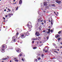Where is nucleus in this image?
<instances>
[{
	"label": "nucleus",
	"mask_w": 62,
	"mask_h": 62,
	"mask_svg": "<svg viewBox=\"0 0 62 62\" xmlns=\"http://www.w3.org/2000/svg\"><path fill=\"white\" fill-rule=\"evenodd\" d=\"M54 52L55 53H57V54H58V52H57L56 51H54Z\"/></svg>",
	"instance_id": "32"
},
{
	"label": "nucleus",
	"mask_w": 62,
	"mask_h": 62,
	"mask_svg": "<svg viewBox=\"0 0 62 62\" xmlns=\"http://www.w3.org/2000/svg\"><path fill=\"white\" fill-rule=\"evenodd\" d=\"M52 6H53V7H55V4H53L52 5Z\"/></svg>",
	"instance_id": "26"
},
{
	"label": "nucleus",
	"mask_w": 62,
	"mask_h": 62,
	"mask_svg": "<svg viewBox=\"0 0 62 62\" xmlns=\"http://www.w3.org/2000/svg\"><path fill=\"white\" fill-rule=\"evenodd\" d=\"M1 62H4V61H1Z\"/></svg>",
	"instance_id": "64"
},
{
	"label": "nucleus",
	"mask_w": 62,
	"mask_h": 62,
	"mask_svg": "<svg viewBox=\"0 0 62 62\" xmlns=\"http://www.w3.org/2000/svg\"><path fill=\"white\" fill-rule=\"evenodd\" d=\"M32 43H34V41H32Z\"/></svg>",
	"instance_id": "48"
},
{
	"label": "nucleus",
	"mask_w": 62,
	"mask_h": 62,
	"mask_svg": "<svg viewBox=\"0 0 62 62\" xmlns=\"http://www.w3.org/2000/svg\"><path fill=\"white\" fill-rule=\"evenodd\" d=\"M27 26L29 28H31L32 27V26L28 24H27Z\"/></svg>",
	"instance_id": "7"
},
{
	"label": "nucleus",
	"mask_w": 62,
	"mask_h": 62,
	"mask_svg": "<svg viewBox=\"0 0 62 62\" xmlns=\"http://www.w3.org/2000/svg\"><path fill=\"white\" fill-rule=\"evenodd\" d=\"M61 31H60L58 32V34H60L61 33Z\"/></svg>",
	"instance_id": "30"
},
{
	"label": "nucleus",
	"mask_w": 62,
	"mask_h": 62,
	"mask_svg": "<svg viewBox=\"0 0 62 62\" xmlns=\"http://www.w3.org/2000/svg\"><path fill=\"white\" fill-rule=\"evenodd\" d=\"M50 34V29L49 28L48 29V32L47 31L45 33H44V34H45V35H47V34Z\"/></svg>",
	"instance_id": "2"
},
{
	"label": "nucleus",
	"mask_w": 62,
	"mask_h": 62,
	"mask_svg": "<svg viewBox=\"0 0 62 62\" xmlns=\"http://www.w3.org/2000/svg\"><path fill=\"white\" fill-rule=\"evenodd\" d=\"M22 0H20L19 2V4L21 5V4H22Z\"/></svg>",
	"instance_id": "14"
},
{
	"label": "nucleus",
	"mask_w": 62,
	"mask_h": 62,
	"mask_svg": "<svg viewBox=\"0 0 62 62\" xmlns=\"http://www.w3.org/2000/svg\"><path fill=\"white\" fill-rule=\"evenodd\" d=\"M49 22H51V21L50 20H49Z\"/></svg>",
	"instance_id": "59"
},
{
	"label": "nucleus",
	"mask_w": 62,
	"mask_h": 62,
	"mask_svg": "<svg viewBox=\"0 0 62 62\" xmlns=\"http://www.w3.org/2000/svg\"><path fill=\"white\" fill-rule=\"evenodd\" d=\"M60 43L61 44V45H62V42H61Z\"/></svg>",
	"instance_id": "54"
},
{
	"label": "nucleus",
	"mask_w": 62,
	"mask_h": 62,
	"mask_svg": "<svg viewBox=\"0 0 62 62\" xmlns=\"http://www.w3.org/2000/svg\"><path fill=\"white\" fill-rule=\"evenodd\" d=\"M11 14L10 13H9L8 14V17H9V16H10Z\"/></svg>",
	"instance_id": "22"
},
{
	"label": "nucleus",
	"mask_w": 62,
	"mask_h": 62,
	"mask_svg": "<svg viewBox=\"0 0 62 62\" xmlns=\"http://www.w3.org/2000/svg\"><path fill=\"white\" fill-rule=\"evenodd\" d=\"M15 61H18V60L16 59L15 60Z\"/></svg>",
	"instance_id": "41"
},
{
	"label": "nucleus",
	"mask_w": 62,
	"mask_h": 62,
	"mask_svg": "<svg viewBox=\"0 0 62 62\" xmlns=\"http://www.w3.org/2000/svg\"><path fill=\"white\" fill-rule=\"evenodd\" d=\"M35 35H36V36H38H38H39L40 34H39V32H36L35 33Z\"/></svg>",
	"instance_id": "4"
},
{
	"label": "nucleus",
	"mask_w": 62,
	"mask_h": 62,
	"mask_svg": "<svg viewBox=\"0 0 62 62\" xmlns=\"http://www.w3.org/2000/svg\"><path fill=\"white\" fill-rule=\"evenodd\" d=\"M16 51L17 53H20L21 52V49L18 48H17Z\"/></svg>",
	"instance_id": "1"
},
{
	"label": "nucleus",
	"mask_w": 62,
	"mask_h": 62,
	"mask_svg": "<svg viewBox=\"0 0 62 62\" xmlns=\"http://www.w3.org/2000/svg\"><path fill=\"white\" fill-rule=\"evenodd\" d=\"M12 61L11 60L10 61V62H11Z\"/></svg>",
	"instance_id": "62"
},
{
	"label": "nucleus",
	"mask_w": 62,
	"mask_h": 62,
	"mask_svg": "<svg viewBox=\"0 0 62 62\" xmlns=\"http://www.w3.org/2000/svg\"><path fill=\"white\" fill-rule=\"evenodd\" d=\"M33 48L34 49H37V47H33Z\"/></svg>",
	"instance_id": "23"
},
{
	"label": "nucleus",
	"mask_w": 62,
	"mask_h": 62,
	"mask_svg": "<svg viewBox=\"0 0 62 62\" xmlns=\"http://www.w3.org/2000/svg\"><path fill=\"white\" fill-rule=\"evenodd\" d=\"M5 11H6V9H5L4 10Z\"/></svg>",
	"instance_id": "51"
},
{
	"label": "nucleus",
	"mask_w": 62,
	"mask_h": 62,
	"mask_svg": "<svg viewBox=\"0 0 62 62\" xmlns=\"http://www.w3.org/2000/svg\"><path fill=\"white\" fill-rule=\"evenodd\" d=\"M48 48H47L46 49V50L45 51V53H47V52H48Z\"/></svg>",
	"instance_id": "16"
},
{
	"label": "nucleus",
	"mask_w": 62,
	"mask_h": 62,
	"mask_svg": "<svg viewBox=\"0 0 62 62\" xmlns=\"http://www.w3.org/2000/svg\"><path fill=\"white\" fill-rule=\"evenodd\" d=\"M24 35H25V36H29V32H28V31L26 33H25Z\"/></svg>",
	"instance_id": "6"
},
{
	"label": "nucleus",
	"mask_w": 62,
	"mask_h": 62,
	"mask_svg": "<svg viewBox=\"0 0 62 62\" xmlns=\"http://www.w3.org/2000/svg\"><path fill=\"white\" fill-rule=\"evenodd\" d=\"M6 59H7V58H3L2 59V60H6Z\"/></svg>",
	"instance_id": "21"
},
{
	"label": "nucleus",
	"mask_w": 62,
	"mask_h": 62,
	"mask_svg": "<svg viewBox=\"0 0 62 62\" xmlns=\"http://www.w3.org/2000/svg\"><path fill=\"white\" fill-rule=\"evenodd\" d=\"M13 47H11V49H13Z\"/></svg>",
	"instance_id": "43"
},
{
	"label": "nucleus",
	"mask_w": 62,
	"mask_h": 62,
	"mask_svg": "<svg viewBox=\"0 0 62 62\" xmlns=\"http://www.w3.org/2000/svg\"><path fill=\"white\" fill-rule=\"evenodd\" d=\"M8 15H5L6 18H7V17H8Z\"/></svg>",
	"instance_id": "36"
},
{
	"label": "nucleus",
	"mask_w": 62,
	"mask_h": 62,
	"mask_svg": "<svg viewBox=\"0 0 62 62\" xmlns=\"http://www.w3.org/2000/svg\"><path fill=\"white\" fill-rule=\"evenodd\" d=\"M18 6L17 7L16 9V10H18Z\"/></svg>",
	"instance_id": "31"
},
{
	"label": "nucleus",
	"mask_w": 62,
	"mask_h": 62,
	"mask_svg": "<svg viewBox=\"0 0 62 62\" xmlns=\"http://www.w3.org/2000/svg\"><path fill=\"white\" fill-rule=\"evenodd\" d=\"M46 38V40H44V42H46L47 40H48V39H49V36H47Z\"/></svg>",
	"instance_id": "9"
},
{
	"label": "nucleus",
	"mask_w": 62,
	"mask_h": 62,
	"mask_svg": "<svg viewBox=\"0 0 62 62\" xmlns=\"http://www.w3.org/2000/svg\"><path fill=\"white\" fill-rule=\"evenodd\" d=\"M12 39V41H14V42H16V40L15 39V38H14L13 37Z\"/></svg>",
	"instance_id": "8"
},
{
	"label": "nucleus",
	"mask_w": 62,
	"mask_h": 62,
	"mask_svg": "<svg viewBox=\"0 0 62 62\" xmlns=\"http://www.w3.org/2000/svg\"><path fill=\"white\" fill-rule=\"evenodd\" d=\"M11 14L12 16V15H13V14H12V13H11Z\"/></svg>",
	"instance_id": "53"
},
{
	"label": "nucleus",
	"mask_w": 62,
	"mask_h": 62,
	"mask_svg": "<svg viewBox=\"0 0 62 62\" xmlns=\"http://www.w3.org/2000/svg\"><path fill=\"white\" fill-rule=\"evenodd\" d=\"M25 37H26V35H24V34H22L21 35L20 37L21 39H23L25 38Z\"/></svg>",
	"instance_id": "3"
},
{
	"label": "nucleus",
	"mask_w": 62,
	"mask_h": 62,
	"mask_svg": "<svg viewBox=\"0 0 62 62\" xmlns=\"http://www.w3.org/2000/svg\"><path fill=\"white\" fill-rule=\"evenodd\" d=\"M18 34H19V33L17 32L16 33V35H18Z\"/></svg>",
	"instance_id": "38"
},
{
	"label": "nucleus",
	"mask_w": 62,
	"mask_h": 62,
	"mask_svg": "<svg viewBox=\"0 0 62 62\" xmlns=\"http://www.w3.org/2000/svg\"><path fill=\"white\" fill-rule=\"evenodd\" d=\"M46 49H43V51L44 52H45V50Z\"/></svg>",
	"instance_id": "39"
},
{
	"label": "nucleus",
	"mask_w": 62,
	"mask_h": 62,
	"mask_svg": "<svg viewBox=\"0 0 62 62\" xmlns=\"http://www.w3.org/2000/svg\"><path fill=\"white\" fill-rule=\"evenodd\" d=\"M0 51L1 52H2V53H4L5 52V51L4 52H2L4 51H5V49H3V48H1L0 49Z\"/></svg>",
	"instance_id": "10"
},
{
	"label": "nucleus",
	"mask_w": 62,
	"mask_h": 62,
	"mask_svg": "<svg viewBox=\"0 0 62 62\" xmlns=\"http://www.w3.org/2000/svg\"><path fill=\"white\" fill-rule=\"evenodd\" d=\"M42 42H41V41H40V43H41Z\"/></svg>",
	"instance_id": "60"
},
{
	"label": "nucleus",
	"mask_w": 62,
	"mask_h": 62,
	"mask_svg": "<svg viewBox=\"0 0 62 62\" xmlns=\"http://www.w3.org/2000/svg\"><path fill=\"white\" fill-rule=\"evenodd\" d=\"M46 20H44V23H46Z\"/></svg>",
	"instance_id": "25"
},
{
	"label": "nucleus",
	"mask_w": 62,
	"mask_h": 62,
	"mask_svg": "<svg viewBox=\"0 0 62 62\" xmlns=\"http://www.w3.org/2000/svg\"><path fill=\"white\" fill-rule=\"evenodd\" d=\"M51 24L52 25H53V19H51Z\"/></svg>",
	"instance_id": "19"
},
{
	"label": "nucleus",
	"mask_w": 62,
	"mask_h": 62,
	"mask_svg": "<svg viewBox=\"0 0 62 62\" xmlns=\"http://www.w3.org/2000/svg\"><path fill=\"white\" fill-rule=\"evenodd\" d=\"M14 59H16V58H14Z\"/></svg>",
	"instance_id": "58"
},
{
	"label": "nucleus",
	"mask_w": 62,
	"mask_h": 62,
	"mask_svg": "<svg viewBox=\"0 0 62 62\" xmlns=\"http://www.w3.org/2000/svg\"><path fill=\"white\" fill-rule=\"evenodd\" d=\"M58 40H60V38H59L58 39Z\"/></svg>",
	"instance_id": "37"
},
{
	"label": "nucleus",
	"mask_w": 62,
	"mask_h": 62,
	"mask_svg": "<svg viewBox=\"0 0 62 62\" xmlns=\"http://www.w3.org/2000/svg\"><path fill=\"white\" fill-rule=\"evenodd\" d=\"M35 60L36 61V62H37L38 61V60L37 59H35Z\"/></svg>",
	"instance_id": "42"
},
{
	"label": "nucleus",
	"mask_w": 62,
	"mask_h": 62,
	"mask_svg": "<svg viewBox=\"0 0 62 62\" xmlns=\"http://www.w3.org/2000/svg\"><path fill=\"white\" fill-rule=\"evenodd\" d=\"M61 1H58V0H57L56 1V2L57 3H58V4H60V3H61Z\"/></svg>",
	"instance_id": "12"
},
{
	"label": "nucleus",
	"mask_w": 62,
	"mask_h": 62,
	"mask_svg": "<svg viewBox=\"0 0 62 62\" xmlns=\"http://www.w3.org/2000/svg\"><path fill=\"white\" fill-rule=\"evenodd\" d=\"M41 56L42 57H43V56H44V55L43 54H41Z\"/></svg>",
	"instance_id": "35"
},
{
	"label": "nucleus",
	"mask_w": 62,
	"mask_h": 62,
	"mask_svg": "<svg viewBox=\"0 0 62 62\" xmlns=\"http://www.w3.org/2000/svg\"><path fill=\"white\" fill-rule=\"evenodd\" d=\"M53 45H54V46H55V45H55V44H54V43L53 44Z\"/></svg>",
	"instance_id": "47"
},
{
	"label": "nucleus",
	"mask_w": 62,
	"mask_h": 62,
	"mask_svg": "<svg viewBox=\"0 0 62 62\" xmlns=\"http://www.w3.org/2000/svg\"><path fill=\"white\" fill-rule=\"evenodd\" d=\"M22 55V54H20L19 55V56H21Z\"/></svg>",
	"instance_id": "33"
},
{
	"label": "nucleus",
	"mask_w": 62,
	"mask_h": 62,
	"mask_svg": "<svg viewBox=\"0 0 62 62\" xmlns=\"http://www.w3.org/2000/svg\"><path fill=\"white\" fill-rule=\"evenodd\" d=\"M60 48H62V46H61V47H60Z\"/></svg>",
	"instance_id": "63"
},
{
	"label": "nucleus",
	"mask_w": 62,
	"mask_h": 62,
	"mask_svg": "<svg viewBox=\"0 0 62 62\" xmlns=\"http://www.w3.org/2000/svg\"><path fill=\"white\" fill-rule=\"evenodd\" d=\"M22 43H23V42H20V43H21V44H22Z\"/></svg>",
	"instance_id": "50"
},
{
	"label": "nucleus",
	"mask_w": 62,
	"mask_h": 62,
	"mask_svg": "<svg viewBox=\"0 0 62 62\" xmlns=\"http://www.w3.org/2000/svg\"><path fill=\"white\" fill-rule=\"evenodd\" d=\"M41 59V58H40V57H39L38 58V59L39 60H40Z\"/></svg>",
	"instance_id": "34"
},
{
	"label": "nucleus",
	"mask_w": 62,
	"mask_h": 62,
	"mask_svg": "<svg viewBox=\"0 0 62 62\" xmlns=\"http://www.w3.org/2000/svg\"><path fill=\"white\" fill-rule=\"evenodd\" d=\"M37 44H38L39 43V42L38 41H37Z\"/></svg>",
	"instance_id": "52"
},
{
	"label": "nucleus",
	"mask_w": 62,
	"mask_h": 62,
	"mask_svg": "<svg viewBox=\"0 0 62 62\" xmlns=\"http://www.w3.org/2000/svg\"><path fill=\"white\" fill-rule=\"evenodd\" d=\"M46 8H49V7H48V6L46 7Z\"/></svg>",
	"instance_id": "40"
},
{
	"label": "nucleus",
	"mask_w": 62,
	"mask_h": 62,
	"mask_svg": "<svg viewBox=\"0 0 62 62\" xmlns=\"http://www.w3.org/2000/svg\"><path fill=\"white\" fill-rule=\"evenodd\" d=\"M3 19H4V20H5L6 19V18H5L4 17H3Z\"/></svg>",
	"instance_id": "46"
},
{
	"label": "nucleus",
	"mask_w": 62,
	"mask_h": 62,
	"mask_svg": "<svg viewBox=\"0 0 62 62\" xmlns=\"http://www.w3.org/2000/svg\"><path fill=\"white\" fill-rule=\"evenodd\" d=\"M44 6H47V3L45 2H44Z\"/></svg>",
	"instance_id": "17"
},
{
	"label": "nucleus",
	"mask_w": 62,
	"mask_h": 62,
	"mask_svg": "<svg viewBox=\"0 0 62 62\" xmlns=\"http://www.w3.org/2000/svg\"><path fill=\"white\" fill-rule=\"evenodd\" d=\"M6 9H8V7H6Z\"/></svg>",
	"instance_id": "57"
},
{
	"label": "nucleus",
	"mask_w": 62,
	"mask_h": 62,
	"mask_svg": "<svg viewBox=\"0 0 62 62\" xmlns=\"http://www.w3.org/2000/svg\"><path fill=\"white\" fill-rule=\"evenodd\" d=\"M41 20V19H40V18H39V19H38V22H39H39H40Z\"/></svg>",
	"instance_id": "20"
},
{
	"label": "nucleus",
	"mask_w": 62,
	"mask_h": 62,
	"mask_svg": "<svg viewBox=\"0 0 62 62\" xmlns=\"http://www.w3.org/2000/svg\"><path fill=\"white\" fill-rule=\"evenodd\" d=\"M16 4V2L14 4V5H15V4Z\"/></svg>",
	"instance_id": "56"
},
{
	"label": "nucleus",
	"mask_w": 62,
	"mask_h": 62,
	"mask_svg": "<svg viewBox=\"0 0 62 62\" xmlns=\"http://www.w3.org/2000/svg\"><path fill=\"white\" fill-rule=\"evenodd\" d=\"M8 11H9V12L11 11V10H10V9H9V8H8Z\"/></svg>",
	"instance_id": "27"
},
{
	"label": "nucleus",
	"mask_w": 62,
	"mask_h": 62,
	"mask_svg": "<svg viewBox=\"0 0 62 62\" xmlns=\"http://www.w3.org/2000/svg\"><path fill=\"white\" fill-rule=\"evenodd\" d=\"M50 27H50V26H49L48 27V28H50Z\"/></svg>",
	"instance_id": "55"
},
{
	"label": "nucleus",
	"mask_w": 62,
	"mask_h": 62,
	"mask_svg": "<svg viewBox=\"0 0 62 62\" xmlns=\"http://www.w3.org/2000/svg\"><path fill=\"white\" fill-rule=\"evenodd\" d=\"M45 32H46V30H44L43 31V33H45Z\"/></svg>",
	"instance_id": "29"
},
{
	"label": "nucleus",
	"mask_w": 62,
	"mask_h": 62,
	"mask_svg": "<svg viewBox=\"0 0 62 62\" xmlns=\"http://www.w3.org/2000/svg\"><path fill=\"white\" fill-rule=\"evenodd\" d=\"M40 27H41V26H39L38 27L39 29V31H40V30H41Z\"/></svg>",
	"instance_id": "18"
},
{
	"label": "nucleus",
	"mask_w": 62,
	"mask_h": 62,
	"mask_svg": "<svg viewBox=\"0 0 62 62\" xmlns=\"http://www.w3.org/2000/svg\"><path fill=\"white\" fill-rule=\"evenodd\" d=\"M40 22H43V20H41Z\"/></svg>",
	"instance_id": "49"
},
{
	"label": "nucleus",
	"mask_w": 62,
	"mask_h": 62,
	"mask_svg": "<svg viewBox=\"0 0 62 62\" xmlns=\"http://www.w3.org/2000/svg\"><path fill=\"white\" fill-rule=\"evenodd\" d=\"M31 39L32 40H37V39H35V38H32Z\"/></svg>",
	"instance_id": "15"
},
{
	"label": "nucleus",
	"mask_w": 62,
	"mask_h": 62,
	"mask_svg": "<svg viewBox=\"0 0 62 62\" xmlns=\"http://www.w3.org/2000/svg\"><path fill=\"white\" fill-rule=\"evenodd\" d=\"M36 39H37V40H40V39H41V38H40V37H38V38H37V37H36Z\"/></svg>",
	"instance_id": "11"
},
{
	"label": "nucleus",
	"mask_w": 62,
	"mask_h": 62,
	"mask_svg": "<svg viewBox=\"0 0 62 62\" xmlns=\"http://www.w3.org/2000/svg\"><path fill=\"white\" fill-rule=\"evenodd\" d=\"M29 31H31V28H29Z\"/></svg>",
	"instance_id": "24"
},
{
	"label": "nucleus",
	"mask_w": 62,
	"mask_h": 62,
	"mask_svg": "<svg viewBox=\"0 0 62 62\" xmlns=\"http://www.w3.org/2000/svg\"><path fill=\"white\" fill-rule=\"evenodd\" d=\"M2 47L3 48H4L5 49H6L7 48V46L6 45H2Z\"/></svg>",
	"instance_id": "5"
},
{
	"label": "nucleus",
	"mask_w": 62,
	"mask_h": 62,
	"mask_svg": "<svg viewBox=\"0 0 62 62\" xmlns=\"http://www.w3.org/2000/svg\"><path fill=\"white\" fill-rule=\"evenodd\" d=\"M43 11L44 12H46V11Z\"/></svg>",
	"instance_id": "61"
},
{
	"label": "nucleus",
	"mask_w": 62,
	"mask_h": 62,
	"mask_svg": "<svg viewBox=\"0 0 62 62\" xmlns=\"http://www.w3.org/2000/svg\"><path fill=\"white\" fill-rule=\"evenodd\" d=\"M22 61H24V59L23 58H22Z\"/></svg>",
	"instance_id": "44"
},
{
	"label": "nucleus",
	"mask_w": 62,
	"mask_h": 62,
	"mask_svg": "<svg viewBox=\"0 0 62 62\" xmlns=\"http://www.w3.org/2000/svg\"><path fill=\"white\" fill-rule=\"evenodd\" d=\"M55 37L56 38H57L59 37V35L58 34H56L55 35Z\"/></svg>",
	"instance_id": "13"
},
{
	"label": "nucleus",
	"mask_w": 62,
	"mask_h": 62,
	"mask_svg": "<svg viewBox=\"0 0 62 62\" xmlns=\"http://www.w3.org/2000/svg\"><path fill=\"white\" fill-rule=\"evenodd\" d=\"M50 32L51 33H52V32H53V30H50Z\"/></svg>",
	"instance_id": "28"
},
{
	"label": "nucleus",
	"mask_w": 62,
	"mask_h": 62,
	"mask_svg": "<svg viewBox=\"0 0 62 62\" xmlns=\"http://www.w3.org/2000/svg\"><path fill=\"white\" fill-rule=\"evenodd\" d=\"M41 24L42 25H44V23L43 22L41 23Z\"/></svg>",
	"instance_id": "45"
}]
</instances>
